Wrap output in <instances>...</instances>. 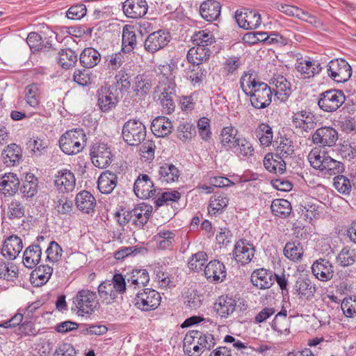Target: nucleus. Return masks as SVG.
Segmentation results:
<instances>
[{"label": "nucleus", "mask_w": 356, "mask_h": 356, "mask_svg": "<svg viewBox=\"0 0 356 356\" xmlns=\"http://www.w3.org/2000/svg\"><path fill=\"white\" fill-rule=\"evenodd\" d=\"M250 280L252 284L260 289H267L270 288L274 282V273L266 268H259L254 270L250 276Z\"/></svg>", "instance_id": "dca6fc26"}, {"label": "nucleus", "mask_w": 356, "mask_h": 356, "mask_svg": "<svg viewBox=\"0 0 356 356\" xmlns=\"http://www.w3.org/2000/svg\"><path fill=\"white\" fill-rule=\"evenodd\" d=\"M294 287L300 298L304 297L307 300H311L316 291V285L306 277H298Z\"/></svg>", "instance_id": "c756f323"}, {"label": "nucleus", "mask_w": 356, "mask_h": 356, "mask_svg": "<svg viewBox=\"0 0 356 356\" xmlns=\"http://www.w3.org/2000/svg\"><path fill=\"white\" fill-rule=\"evenodd\" d=\"M177 85L175 76H167L163 74L160 76L158 85L155 88V92L160 93L159 100L168 114L174 112L175 108V100L177 97Z\"/></svg>", "instance_id": "f257e3e1"}, {"label": "nucleus", "mask_w": 356, "mask_h": 356, "mask_svg": "<svg viewBox=\"0 0 356 356\" xmlns=\"http://www.w3.org/2000/svg\"><path fill=\"white\" fill-rule=\"evenodd\" d=\"M113 89H109L108 94H99L98 98V105L102 112H108L115 108L119 102L120 93L113 92Z\"/></svg>", "instance_id": "4c0bfd02"}, {"label": "nucleus", "mask_w": 356, "mask_h": 356, "mask_svg": "<svg viewBox=\"0 0 356 356\" xmlns=\"http://www.w3.org/2000/svg\"><path fill=\"white\" fill-rule=\"evenodd\" d=\"M256 134L261 145L267 147L271 144L273 134L272 128L268 124L261 123L259 124Z\"/></svg>", "instance_id": "6e6d98bb"}, {"label": "nucleus", "mask_w": 356, "mask_h": 356, "mask_svg": "<svg viewBox=\"0 0 356 356\" xmlns=\"http://www.w3.org/2000/svg\"><path fill=\"white\" fill-rule=\"evenodd\" d=\"M58 63L65 70L74 67L78 60L77 54L72 49L67 48L61 49L58 53Z\"/></svg>", "instance_id": "ea45409f"}, {"label": "nucleus", "mask_w": 356, "mask_h": 356, "mask_svg": "<svg viewBox=\"0 0 356 356\" xmlns=\"http://www.w3.org/2000/svg\"><path fill=\"white\" fill-rule=\"evenodd\" d=\"M236 21L238 26L243 29H255L261 24V15L258 13L248 11L238 12L235 14Z\"/></svg>", "instance_id": "aec40b11"}, {"label": "nucleus", "mask_w": 356, "mask_h": 356, "mask_svg": "<svg viewBox=\"0 0 356 356\" xmlns=\"http://www.w3.org/2000/svg\"><path fill=\"white\" fill-rule=\"evenodd\" d=\"M314 275L319 280L326 282L332 279L334 267L331 262L325 259L316 260L312 266Z\"/></svg>", "instance_id": "f3484780"}, {"label": "nucleus", "mask_w": 356, "mask_h": 356, "mask_svg": "<svg viewBox=\"0 0 356 356\" xmlns=\"http://www.w3.org/2000/svg\"><path fill=\"white\" fill-rule=\"evenodd\" d=\"M193 42L196 46L207 47L215 42V38L210 33L200 31L194 34Z\"/></svg>", "instance_id": "0e129e2a"}, {"label": "nucleus", "mask_w": 356, "mask_h": 356, "mask_svg": "<svg viewBox=\"0 0 356 356\" xmlns=\"http://www.w3.org/2000/svg\"><path fill=\"white\" fill-rule=\"evenodd\" d=\"M75 204L79 210L88 214L95 211L97 204L95 197L91 193L86 190L76 194Z\"/></svg>", "instance_id": "4be33fe9"}, {"label": "nucleus", "mask_w": 356, "mask_h": 356, "mask_svg": "<svg viewBox=\"0 0 356 356\" xmlns=\"http://www.w3.org/2000/svg\"><path fill=\"white\" fill-rule=\"evenodd\" d=\"M345 95L340 90H327L319 95L318 105L325 112L336 111L345 102Z\"/></svg>", "instance_id": "423d86ee"}, {"label": "nucleus", "mask_w": 356, "mask_h": 356, "mask_svg": "<svg viewBox=\"0 0 356 356\" xmlns=\"http://www.w3.org/2000/svg\"><path fill=\"white\" fill-rule=\"evenodd\" d=\"M327 73L334 81L344 83L350 78L352 69L344 59H335L328 63Z\"/></svg>", "instance_id": "1a4fd4ad"}, {"label": "nucleus", "mask_w": 356, "mask_h": 356, "mask_svg": "<svg viewBox=\"0 0 356 356\" xmlns=\"http://www.w3.org/2000/svg\"><path fill=\"white\" fill-rule=\"evenodd\" d=\"M53 273V268L49 265H40L36 267L31 273V280H39L37 285L46 284L51 277Z\"/></svg>", "instance_id": "864d4df0"}, {"label": "nucleus", "mask_w": 356, "mask_h": 356, "mask_svg": "<svg viewBox=\"0 0 356 356\" xmlns=\"http://www.w3.org/2000/svg\"><path fill=\"white\" fill-rule=\"evenodd\" d=\"M134 191L140 199L152 197L156 193L154 183L146 174H140L134 183Z\"/></svg>", "instance_id": "4468645a"}, {"label": "nucleus", "mask_w": 356, "mask_h": 356, "mask_svg": "<svg viewBox=\"0 0 356 356\" xmlns=\"http://www.w3.org/2000/svg\"><path fill=\"white\" fill-rule=\"evenodd\" d=\"M234 149H235L234 153L238 157L250 158L254 152L252 143L245 138H238Z\"/></svg>", "instance_id": "5fc2aeb1"}, {"label": "nucleus", "mask_w": 356, "mask_h": 356, "mask_svg": "<svg viewBox=\"0 0 356 356\" xmlns=\"http://www.w3.org/2000/svg\"><path fill=\"white\" fill-rule=\"evenodd\" d=\"M161 300V297L158 291L145 288L138 291L134 303L137 309L143 312H149L156 309L160 305Z\"/></svg>", "instance_id": "39448f33"}, {"label": "nucleus", "mask_w": 356, "mask_h": 356, "mask_svg": "<svg viewBox=\"0 0 356 356\" xmlns=\"http://www.w3.org/2000/svg\"><path fill=\"white\" fill-rule=\"evenodd\" d=\"M149 281V273L145 269H134L131 275L127 278L128 283L134 285L145 286Z\"/></svg>", "instance_id": "4d7b16f0"}, {"label": "nucleus", "mask_w": 356, "mask_h": 356, "mask_svg": "<svg viewBox=\"0 0 356 356\" xmlns=\"http://www.w3.org/2000/svg\"><path fill=\"white\" fill-rule=\"evenodd\" d=\"M229 202L227 196L224 193H216L211 197L209 211L216 212L222 211L224 208L227 207Z\"/></svg>", "instance_id": "13d9d810"}, {"label": "nucleus", "mask_w": 356, "mask_h": 356, "mask_svg": "<svg viewBox=\"0 0 356 356\" xmlns=\"http://www.w3.org/2000/svg\"><path fill=\"white\" fill-rule=\"evenodd\" d=\"M172 128L171 121L165 116L156 117L153 120L151 125V130L156 137H165L169 135Z\"/></svg>", "instance_id": "7c9ffc66"}, {"label": "nucleus", "mask_w": 356, "mask_h": 356, "mask_svg": "<svg viewBox=\"0 0 356 356\" xmlns=\"http://www.w3.org/2000/svg\"><path fill=\"white\" fill-rule=\"evenodd\" d=\"M204 275L211 282H221L227 275L225 266L218 260H212L204 267Z\"/></svg>", "instance_id": "6ab92c4d"}, {"label": "nucleus", "mask_w": 356, "mask_h": 356, "mask_svg": "<svg viewBox=\"0 0 356 356\" xmlns=\"http://www.w3.org/2000/svg\"><path fill=\"white\" fill-rule=\"evenodd\" d=\"M117 82L115 92H119L121 97L124 92H128L131 87V75L124 70H120L115 76Z\"/></svg>", "instance_id": "09e8293b"}, {"label": "nucleus", "mask_w": 356, "mask_h": 356, "mask_svg": "<svg viewBox=\"0 0 356 356\" xmlns=\"http://www.w3.org/2000/svg\"><path fill=\"white\" fill-rule=\"evenodd\" d=\"M101 60V54L92 47L85 48L79 56V63L84 68H92Z\"/></svg>", "instance_id": "f704fd0d"}, {"label": "nucleus", "mask_w": 356, "mask_h": 356, "mask_svg": "<svg viewBox=\"0 0 356 356\" xmlns=\"http://www.w3.org/2000/svg\"><path fill=\"white\" fill-rule=\"evenodd\" d=\"M249 93L248 96L250 97L251 105L256 109H264L271 104L273 92L270 87L264 82Z\"/></svg>", "instance_id": "6e6552de"}, {"label": "nucleus", "mask_w": 356, "mask_h": 356, "mask_svg": "<svg viewBox=\"0 0 356 356\" xmlns=\"http://www.w3.org/2000/svg\"><path fill=\"white\" fill-rule=\"evenodd\" d=\"M343 170L344 165L341 162L333 159L329 156H325L323 171H326V173L330 175H334L341 173Z\"/></svg>", "instance_id": "680f3d73"}, {"label": "nucleus", "mask_w": 356, "mask_h": 356, "mask_svg": "<svg viewBox=\"0 0 356 356\" xmlns=\"http://www.w3.org/2000/svg\"><path fill=\"white\" fill-rule=\"evenodd\" d=\"M233 258L241 265L249 264L253 259L255 253L254 245L245 238L238 240L234 245Z\"/></svg>", "instance_id": "9d476101"}, {"label": "nucleus", "mask_w": 356, "mask_h": 356, "mask_svg": "<svg viewBox=\"0 0 356 356\" xmlns=\"http://www.w3.org/2000/svg\"><path fill=\"white\" fill-rule=\"evenodd\" d=\"M21 148L13 143L8 145L6 149H3L1 154V159L7 166H13L17 163H19L21 159Z\"/></svg>", "instance_id": "a19ab883"}, {"label": "nucleus", "mask_w": 356, "mask_h": 356, "mask_svg": "<svg viewBox=\"0 0 356 356\" xmlns=\"http://www.w3.org/2000/svg\"><path fill=\"white\" fill-rule=\"evenodd\" d=\"M283 252L286 257L293 261L300 260L304 252L302 246L298 240L287 242Z\"/></svg>", "instance_id": "de8ad7c7"}, {"label": "nucleus", "mask_w": 356, "mask_h": 356, "mask_svg": "<svg viewBox=\"0 0 356 356\" xmlns=\"http://www.w3.org/2000/svg\"><path fill=\"white\" fill-rule=\"evenodd\" d=\"M337 260L341 266H349L355 262V254L353 250L344 248L339 253Z\"/></svg>", "instance_id": "774afa93"}, {"label": "nucleus", "mask_w": 356, "mask_h": 356, "mask_svg": "<svg viewBox=\"0 0 356 356\" xmlns=\"http://www.w3.org/2000/svg\"><path fill=\"white\" fill-rule=\"evenodd\" d=\"M186 74L187 79L195 84L202 81L206 75V71L200 65L191 64L186 70Z\"/></svg>", "instance_id": "bf43d9fd"}, {"label": "nucleus", "mask_w": 356, "mask_h": 356, "mask_svg": "<svg viewBox=\"0 0 356 356\" xmlns=\"http://www.w3.org/2000/svg\"><path fill=\"white\" fill-rule=\"evenodd\" d=\"M90 156L93 165L99 168L108 166L113 157L111 147L104 143H94L91 146Z\"/></svg>", "instance_id": "0eeeda50"}, {"label": "nucleus", "mask_w": 356, "mask_h": 356, "mask_svg": "<svg viewBox=\"0 0 356 356\" xmlns=\"http://www.w3.org/2000/svg\"><path fill=\"white\" fill-rule=\"evenodd\" d=\"M220 3L214 0L204 1L200 8L201 16L208 22L216 20L220 15Z\"/></svg>", "instance_id": "bb28decb"}, {"label": "nucleus", "mask_w": 356, "mask_h": 356, "mask_svg": "<svg viewBox=\"0 0 356 356\" xmlns=\"http://www.w3.org/2000/svg\"><path fill=\"white\" fill-rule=\"evenodd\" d=\"M99 296L107 305L113 302L118 298V293L113 289L110 280L102 282L97 288Z\"/></svg>", "instance_id": "49530a36"}, {"label": "nucleus", "mask_w": 356, "mask_h": 356, "mask_svg": "<svg viewBox=\"0 0 356 356\" xmlns=\"http://www.w3.org/2000/svg\"><path fill=\"white\" fill-rule=\"evenodd\" d=\"M207 260V253L204 251H200L192 255L188 262V268L194 272H199L202 270Z\"/></svg>", "instance_id": "052dcab7"}, {"label": "nucleus", "mask_w": 356, "mask_h": 356, "mask_svg": "<svg viewBox=\"0 0 356 356\" xmlns=\"http://www.w3.org/2000/svg\"><path fill=\"white\" fill-rule=\"evenodd\" d=\"M181 197V194L177 191L163 192L157 198H154V203L156 208L168 204L169 202H177Z\"/></svg>", "instance_id": "69168bd1"}, {"label": "nucleus", "mask_w": 356, "mask_h": 356, "mask_svg": "<svg viewBox=\"0 0 356 356\" xmlns=\"http://www.w3.org/2000/svg\"><path fill=\"white\" fill-rule=\"evenodd\" d=\"M55 186L58 189L63 188L65 192L72 191L76 185V179L74 173L67 169H63L58 172L55 176Z\"/></svg>", "instance_id": "b1692460"}, {"label": "nucleus", "mask_w": 356, "mask_h": 356, "mask_svg": "<svg viewBox=\"0 0 356 356\" xmlns=\"http://www.w3.org/2000/svg\"><path fill=\"white\" fill-rule=\"evenodd\" d=\"M86 135L82 129L69 130L61 136L59 139V146L66 154L73 155L80 152L83 149Z\"/></svg>", "instance_id": "f03ea898"}, {"label": "nucleus", "mask_w": 356, "mask_h": 356, "mask_svg": "<svg viewBox=\"0 0 356 356\" xmlns=\"http://www.w3.org/2000/svg\"><path fill=\"white\" fill-rule=\"evenodd\" d=\"M170 35L163 30H159L150 33L144 42V48L146 51L154 54L164 48L170 41Z\"/></svg>", "instance_id": "f8f14e48"}, {"label": "nucleus", "mask_w": 356, "mask_h": 356, "mask_svg": "<svg viewBox=\"0 0 356 356\" xmlns=\"http://www.w3.org/2000/svg\"><path fill=\"white\" fill-rule=\"evenodd\" d=\"M18 276V268L13 264L0 261V278L8 281L13 280Z\"/></svg>", "instance_id": "e2e57ef3"}, {"label": "nucleus", "mask_w": 356, "mask_h": 356, "mask_svg": "<svg viewBox=\"0 0 356 356\" xmlns=\"http://www.w3.org/2000/svg\"><path fill=\"white\" fill-rule=\"evenodd\" d=\"M118 184L117 175L109 170L101 173L97 180V188L103 194H110Z\"/></svg>", "instance_id": "393cba45"}, {"label": "nucleus", "mask_w": 356, "mask_h": 356, "mask_svg": "<svg viewBox=\"0 0 356 356\" xmlns=\"http://www.w3.org/2000/svg\"><path fill=\"white\" fill-rule=\"evenodd\" d=\"M73 304L75 308L72 307V309L77 310L76 314L83 316L85 314L93 313L99 305V302L97 300L96 292L86 289L77 292L73 298Z\"/></svg>", "instance_id": "7ed1b4c3"}, {"label": "nucleus", "mask_w": 356, "mask_h": 356, "mask_svg": "<svg viewBox=\"0 0 356 356\" xmlns=\"http://www.w3.org/2000/svg\"><path fill=\"white\" fill-rule=\"evenodd\" d=\"M338 138V132L335 129L332 127H322L313 134L312 141L319 146L332 147L336 144Z\"/></svg>", "instance_id": "ddd939ff"}, {"label": "nucleus", "mask_w": 356, "mask_h": 356, "mask_svg": "<svg viewBox=\"0 0 356 356\" xmlns=\"http://www.w3.org/2000/svg\"><path fill=\"white\" fill-rule=\"evenodd\" d=\"M22 248V239L17 235H11L5 240L1 253L4 257L13 260L18 256Z\"/></svg>", "instance_id": "a211bd4d"}, {"label": "nucleus", "mask_w": 356, "mask_h": 356, "mask_svg": "<svg viewBox=\"0 0 356 356\" xmlns=\"http://www.w3.org/2000/svg\"><path fill=\"white\" fill-rule=\"evenodd\" d=\"M19 180L16 174L13 172L5 173L1 177L0 191L5 196H13L18 191Z\"/></svg>", "instance_id": "5701e85b"}, {"label": "nucleus", "mask_w": 356, "mask_h": 356, "mask_svg": "<svg viewBox=\"0 0 356 356\" xmlns=\"http://www.w3.org/2000/svg\"><path fill=\"white\" fill-rule=\"evenodd\" d=\"M152 212L151 205L141 203L132 209L133 225L138 228H143L147 222Z\"/></svg>", "instance_id": "a878e982"}, {"label": "nucleus", "mask_w": 356, "mask_h": 356, "mask_svg": "<svg viewBox=\"0 0 356 356\" xmlns=\"http://www.w3.org/2000/svg\"><path fill=\"white\" fill-rule=\"evenodd\" d=\"M42 254V249L39 245L32 244L24 252L23 264L28 268H33L40 262Z\"/></svg>", "instance_id": "72a5a7b5"}, {"label": "nucleus", "mask_w": 356, "mask_h": 356, "mask_svg": "<svg viewBox=\"0 0 356 356\" xmlns=\"http://www.w3.org/2000/svg\"><path fill=\"white\" fill-rule=\"evenodd\" d=\"M262 83L264 82L258 79L257 74L252 70L244 72L240 79V86L246 95Z\"/></svg>", "instance_id": "c9c22d12"}, {"label": "nucleus", "mask_w": 356, "mask_h": 356, "mask_svg": "<svg viewBox=\"0 0 356 356\" xmlns=\"http://www.w3.org/2000/svg\"><path fill=\"white\" fill-rule=\"evenodd\" d=\"M272 83L275 85V95L281 102H286L291 93V83L287 79L281 75L273 77L271 79Z\"/></svg>", "instance_id": "c85d7f7f"}, {"label": "nucleus", "mask_w": 356, "mask_h": 356, "mask_svg": "<svg viewBox=\"0 0 356 356\" xmlns=\"http://www.w3.org/2000/svg\"><path fill=\"white\" fill-rule=\"evenodd\" d=\"M25 215V207L19 201L13 200L8 205V217L10 219L21 218Z\"/></svg>", "instance_id": "338daca9"}, {"label": "nucleus", "mask_w": 356, "mask_h": 356, "mask_svg": "<svg viewBox=\"0 0 356 356\" xmlns=\"http://www.w3.org/2000/svg\"><path fill=\"white\" fill-rule=\"evenodd\" d=\"M211 51L208 47H193L187 53L186 58L191 64L202 65L208 62Z\"/></svg>", "instance_id": "2f4dec72"}, {"label": "nucleus", "mask_w": 356, "mask_h": 356, "mask_svg": "<svg viewBox=\"0 0 356 356\" xmlns=\"http://www.w3.org/2000/svg\"><path fill=\"white\" fill-rule=\"evenodd\" d=\"M236 307V301L228 296H220L213 305L216 314L221 318H227L234 313Z\"/></svg>", "instance_id": "412c9836"}, {"label": "nucleus", "mask_w": 356, "mask_h": 356, "mask_svg": "<svg viewBox=\"0 0 356 356\" xmlns=\"http://www.w3.org/2000/svg\"><path fill=\"white\" fill-rule=\"evenodd\" d=\"M159 179L167 183L177 181L179 177V171L172 164L165 163L159 170Z\"/></svg>", "instance_id": "3c124183"}, {"label": "nucleus", "mask_w": 356, "mask_h": 356, "mask_svg": "<svg viewBox=\"0 0 356 356\" xmlns=\"http://www.w3.org/2000/svg\"><path fill=\"white\" fill-rule=\"evenodd\" d=\"M175 234L169 230H160L155 236L157 247L161 250L170 248L175 242Z\"/></svg>", "instance_id": "603ef678"}, {"label": "nucleus", "mask_w": 356, "mask_h": 356, "mask_svg": "<svg viewBox=\"0 0 356 356\" xmlns=\"http://www.w3.org/2000/svg\"><path fill=\"white\" fill-rule=\"evenodd\" d=\"M137 46L136 34L133 26L126 24L122 29V49L124 52L129 54Z\"/></svg>", "instance_id": "473e14b6"}, {"label": "nucleus", "mask_w": 356, "mask_h": 356, "mask_svg": "<svg viewBox=\"0 0 356 356\" xmlns=\"http://www.w3.org/2000/svg\"><path fill=\"white\" fill-rule=\"evenodd\" d=\"M284 159L278 154L273 155L271 153H268L264 157V165L269 172L282 175L286 170Z\"/></svg>", "instance_id": "cd10ccee"}, {"label": "nucleus", "mask_w": 356, "mask_h": 356, "mask_svg": "<svg viewBox=\"0 0 356 356\" xmlns=\"http://www.w3.org/2000/svg\"><path fill=\"white\" fill-rule=\"evenodd\" d=\"M122 135L127 144L138 146L145 140L146 127L138 120H129L124 124Z\"/></svg>", "instance_id": "20e7f679"}, {"label": "nucleus", "mask_w": 356, "mask_h": 356, "mask_svg": "<svg viewBox=\"0 0 356 356\" xmlns=\"http://www.w3.org/2000/svg\"><path fill=\"white\" fill-rule=\"evenodd\" d=\"M270 208L273 213L280 218L287 217L292 210L291 203L284 199L274 200Z\"/></svg>", "instance_id": "8fccbe9b"}, {"label": "nucleus", "mask_w": 356, "mask_h": 356, "mask_svg": "<svg viewBox=\"0 0 356 356\" xmlns=\"http://www.w3.org/2000/svg\"><path fill=\"white\" fill-rule=\"evenodd\" d=\"M38 180L32 173H28L19 188L21 193L26 198L33 197L38 192Z\"/></svg>", "instance_id": "c03bdc74"}, {"label": "nucleus", "mask_w": 356, "mask_h": 356, "mask_svg": "<svg viewBox=\"0 0 356 356\" xmlns=\"http://www.w3.org/2000/svg\"><path fill=\"white\" fill-rule=\"evenodd\" d=\"M296 68L305 79L312 77L321 70V65L318 61L302 59L298 62Z\"/></svg>", "instance_id": "e433bc0d"}, {"label": "nucleus", "mask_w": 356, "mask_h": 356, "mask_svg": "<svg viewBox=\"0 0 356 356\" xmlns=\"http://www.w3.org/2000/svg\"><path fill=\"white\" fill-rule=\"evenodd\" d=\"M152 88V82L148 76L143 74L135 77L133 89L137 96L145 97L149 92Z\"/></svg>", "instance_id": "58836bf2"}, {"label": "nucleus", "mask_w": 356, "mask_h": 356, "mask_svg": "<svg viewBox=\"0 0 356 356\" xmlns=\"http://www.w3.org/2000/svg\"><path fill=\"white\" fill-rule=\"evenodd\" d=\"M314 115L307 111H298L292 117V121L296 127L304 130L312 129L314 124Z\"/></svg>", "instance_id": "a18cd8bd"}, {"label": "nucleus", "mask_w": 356, "mask_h": 356, "mask_svg": "<svg viewBox=\"0 0 356 356\" xmlns=\"http://www.w3.org/2000/svg\"><path fill=\"white\" fill-rule=\"evenodd\" d=\"M26 102L31 107H37L41 98V85L33 83L25 87L24 89Z\"/></svg>", "instance_id": "79ce46f5"}, {"label": "nucleus", "mask_w": 356, "mask_h": 356, "mask_svg": "<svg viewBox=\"0 0 356 356\" xmlns=\"http://www.w3.org/2000/svg\"><path fill=\"white\" fill-rule=\"evenodd\" d=\"M238 130L234 127H224L220 134V143L227 151L234 149L238 138L236 137Z\"/></svg>", "instance_id": "37998d69"}, {"label": "nucleus", "mask_w": 356, "mask_h": 356, "mask_svg": "<svg viewBox=\"0 0 356 356\" xmlns=\"http://www.w3.org/2000/svg\"><path fill=\"white\" fill-rule=\"evenodd\" d=\"M185 346L197 344L207 350H211L216 345V340L213 334L203 333L196 330H189L185 335Z\"/></svg>", "instance_id": "9b49d317"}, {"label": "nucleus", "mask_w": 356, "mask_h": 356, "mask_svg": "<svg viewBox=\"0 0 356 356\" xmlns=\"http://www.w3.org/2000/svg\"><path fill=\"white\" fill-rule=\"evenodd\" d=\"M147 10L146 0H126L122 3L123 13L129 18H140L147 13Z\"/></svg>", "instance_id": "2eb2a0df"}]
</instances>
